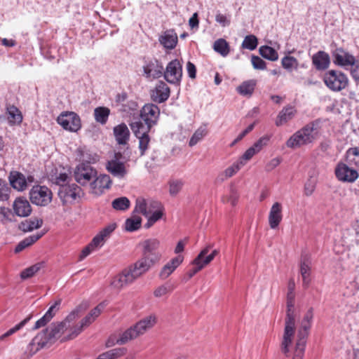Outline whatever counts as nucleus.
<instances>
[{
  "mask_svg": "<svg viewBox=\"0 0 359 359\" xmlns=\"http://www.w3.org/2000/svg\"><path fill=\"white\" fill-rule=\"evenodd\" d=\"M30 319L31 316L27 317L25 319H24L20 323L15 325L13 327L8 330L6 332L0 336V340L4 341L6 337L15 334L16 332L22 329Z\"/></svg>",
  "mask_w": 359,
  "mask_h": 359,
  "instance_id": "49",
  "label": "nucleus"
},
{
  "mask_svg": "<svg viewBox=\"0 0 359 359\" xmlns=\"http://www.w3.org/2000/svg\"><path fill=\"white\" fill-rule=\"evenodd\" d=\"M283 219V205L279 202H275L269 212L268 222L271 229L278 227Z\"/></svg>",
  "mask_w": 359,
  "mask_h": 359,
  "instance_id": "17",
  "label": "nucleus"
},
{
  "mask_svg": "<svg viewBox=\"0 0 359 359\" xmlns=\"http://www.w3.org/2000/svg\"><path fill=\"white\" fill-rule=\"evenodd\" d=\"M256 81L255 80H248L243 82L236 88L237 92L243 96H251L254 92Z\"/></svg>",
  "mask_w": 359,
  "mask_h": 359,
  "instance_id": "37",
  "label": "nucleus"
},
{
  "mask_svg": "<svg viewBox=\"0 0 359 359\" xmlns=\"http://www.w3.org/2000/svg\"><path fill=\"white\" fill-rule=\"evenodd\" d=\"M172 290H173V286L169 283H165L158 286L154 291V295L158 298L161 297L165 296L167 294L171 292Z\"/></svg>",
  "mask_w": 359,
  "mask_h": 359,
  "instance_id": "51",
  "label": "nucleus"
},
{
  "mask_svg": "<svg viewBox=\"0 0 359 359\" xmlns=\"http://www.w3.org/2000/svg\"><path fill=\"white\" fill-rule=\"evenodd\" d=\"M270 136L264 135L260 137L257 142L252 146L255 151L259 153L265 146H266L269 142Z\"/></svg>",
  "mask_w": 359,
  "mask_h": 359,
  "instance_id": "55",
  "label": "nucleus"
},
{
  "mask_svg": "<svg viewBox=\"0 0 359 359\" xmlns=\"http://www.w3.org/2000/svg\"><path fill=\"white\" fill-rule=\"evenodd\" d=\"M210 248V246H207L203 250H202L201 252L198 254V255L194 259L192 264H199L200 265H202L203 268L205 265L208 264L210 262H212V260L214 258L210 255H208Z\"/></svg>",
  "mask_w": 359,
  "mask_h": 359,
  "instance_id": "38",
  "label": "nucleus"
},
{
  "mask_svg": "<svg viewBox=\"0 0 359 359\" xmlns=\"http://www.w3.org/2000/svg\"><path fill=\"white\" fill-rule=\"evenodd\" d=\"M215 20L222 27H226L230 25V19L227 16L218 13L215 16Z\"/></svg>",
  "mask_w": 359,
  "mask_h": 359,
  "instance_id": "63",
  "label": "nucleus"
},
{
  "mask_svg": "<svg viewBox=\"0 0 359 359\" xmlns=\"http://www.w3.org/2000/svg\"><path fill=\"white\" fill-rule=\"evenodd\" d=\"M81 308L77 307L72 311L62 323H65V328L67 329L70 326V323L74 321L79 316Z\"/></svg>",
  "mask_w": 359,
  "mask_h": 359,
  "instance_id": "60",
  "label": "nucleus"
},
{
  "mask_svg": "<svg viewBox=\"0 0 359 359\" xmlns=\"http://www.w3.org/2000/svg\"><path fill=\"white\" fill-rule=\"evenodd\" d=\"M159 207V202L149 201L147 202L143 198H138L136 200L134 212L142 214L144 217H149L154 208Z\"/></svg>",
  "mask_w": 359,
  "mask_h": 359,
  "instance_id": "20",
  "label": "nucleus"
},
{
  "mask_svg": "<svg viewBox=\"0 0 359 359\" xmlns=\"http://www.w3.org/2000/svg\"><path fill=\"white\" fill-rule=\"evenodd\" d=\"M208 133L206 126H201L193 134L189 142V147H192L199 142Z\"/></svg>",
  "mask_w": 359,
  "mask_h": 359,
  "instance_id": "43",
  "label": "nucleus"
},
{
  "mask_svg": "<svg viewBox=\"0 0 359 359\" xmlns=\"http://www.w3.org/2000/svg\"><path fill=\"white\" fill-rule=\"evenodd\" d=\"M142 257L113 278L111 285L114 288L121 289L131 284L160 261L161 253L159 251L160 241L158 239H147L142 243Z\"/></svg>",
  "mask_w": 359,
  "mask_h": 359,
  "instance_id": "1",
  "label": "nucleus"
},
{
  "mask_svg": "<svg viewBox=\"0 0 359 359\" xmlns=\"http://www.w3.org/2000/svg\"><path fill=\"white\" fill-rule=\"evenodd\" d=\"M311 323L302 320L298 329L297 338L295 344L292 359H302L304 354L306 339Z\"/></svg>",
  "mask_w": 359,
  "mask_h": 359,
  "instance_id": "6",
  "label": "nucleus"
},
{
  "mask_svg": "<svg viewBox=\"0 0 359 359\" xmlns=\"http://www.w3.org/2000/svg\"><path fill=\"white\" fill-rule=\"evenodd\" d=\"M251 61L253 67L256 69H264L266 68L265 62L258 56L253 55Z\"/></svg>",
  "mask_w": 359,
  "mask_h": 359,
  "instance_id": "62",
  "label": "nucleus"
},
{
  "mask_svg": "<svg viewBox=\"0 0 359 359\" xmlns=\"http://www.w3.org/2000/svg\"><path fill=\"white\" fill-rule=\"evenodd\" d=\"M163 215V208L162 205L159 203V207L154 208L152 212L149 215V217H146L147 219V222L145 224L146 228L151 227L155 222L159 220Z\"/></svg>",
  "mask_w": 359,
  "mask_h": 359,
  "instance_id": "40",
  "label": "nucleus"
},
{
  "mask_svg": "<svg viewBox=\"0 0 359 359\" xmlns=\"http://www.w3.org/2000/svg\"><path fill=\"white\" fill-rule=\"evenodd\" d=\"M178 36L174 29H168L159 36L161 45H177Z\"/></svg>",
  "mask_w": 359,
  "mask_h": 359,
  "instance_id": "33",
  "label": "nucleus"
},
{
  "mask_svg": "<svg viewBox=\"0 0 359 359\" xmlns=\"http://www.w3.org/2000/svg\"><path fill=\"white\" fill-rule=\"evenodd\" d=\"M43 233H38L36 234L32 235L25 238L17 245V246L15 248V252L18 253L22 251L26 248L29 247L39 239H40L43 236Z\"/></svg>",
  "mask_w": 359,
  "mask_h": 359,
  "instance_id": "35",
  "label": "nucleus"
},
{
  "mask_svg": "<svg viewBox=\"0 0 359 359\" xmlns=\"http://www.w3.org/2000/svg\"><path fill=\"white\" fill-rule=\"evenodd\" d=\"M313 63L318 69H325L330 64L329 55L324 52L319 51L313 57Z\"/></svg>",
  "mask_w": 359,
  "mask_h": 359,
  "instance_id": "34",
  "label": "nucleus"
},
{
  "mask_svg": "<svg viewBox=\"0 0 359 359\" xmlns=\"http://www.w3.org/2000/svg\"><path fill=\"white\" fill-rule=\"evenodd\" d=\"M245 165V162L242 161H238L231 166L225 169L222 173H220L217 180L219 182H224L226 179L233 176L241 168Z\"/></svg>",
  "mask_w": 359,
  "mask_h": 359,
  "instance_id": "29",
  "label": "nucleus"
},
{
  "mask_svg": "<svg viewBox=\"0 0 359 359\" xmlns=\"http://www.w3.org/2000/svg\"><path fill=\"white\" fill-rule=\"evenodd\" d=\"M183 259L184 258L182 255H178L165 264L159 272L158 277L160 279L165 280L168 278L182 263Z\"/></svg>",
  "mask_w": 359,
  "mask_h": 359,
  "instance_id": "22",
  "label": "nucleus"
},
{
  "mask_svg": "<svg viewBox=\"0 0 359 359\" xmlns=\"http://www.w3.org/2000/svg\"><path fill=\"white\" fill-rule=\"evenodd\" d=\"M112 208L116 210L124 211L129 208L130 202L126 197L115 198L111 203Z\"/></svg>",
  "mask_w": 359,
  "mask_h": 359,
  "instance_id": "45",
  "label": "nucleus"
},
{
  "mask_svg": "<svg viewBox=\"0 0 359 359\" xmlns=\"http://www.w3.org/2000/svg\"><path fill=\"white\" fill-rule=\"evenodd\" d=\"M142 219L139 216H132L128 218L125 222V230L127 231H135L139 229L141 226Z\"/></svg>",
  "mask_w": 359,
  "mask_h": 359,
  "instance_id": "42",
  "label": "nucleus"
},
{
  "mask_svg": "<svg viewBox=\"0 0 359 359\" xmlns=\"http://www.w3.org/2000/svg\"><path fill=\"white\" fill-rule=\"evenodd\" d=\"M57 121L65 130L71 132H77L81 126L79 116L72 111L61 114L57 117Z\"/></svg>",
  "mask_w": 359,
  "mask_h": 359,
  "instance_id": "9",
  "label": "nucleus"
},
{
  "mask_svg": "<svg viewBox=\"0 0 359 359\" xmlns=\"http://www.w3.org/2000/svg\"><path fill=\"white\" fill-rule=\"evenodd\" d=\"M13 208L16 215L28 217L32 212V208L27 200L18 198L15 200Z\"/></svg>",
  "mask_w": 359,
  "mask_h": 359,
  "instance_id": "25",
  "label": "nucleus"
},
{
  "mask_svg": "<svg viewBox=\"0 0 359 359\" xmlns=\"http://www.w3.org/2000/svg\"><path fill=\"white\" fill-rule=\"evenodd\" d=\"M283 67L288 72H292L297 69L298 67V61L296 58L292 56H285L281 61Z\"/></svg>",
  "mask_w": 359,
  "mask_h": 359,
  "instance_id": "48",
  "label": "nucleus"
},
{
  "mask_svg": "<svg viewBox=\"0 0 359 359\" xmlns=\"http://www.w3.org/2000/svg\"><path fill=\"white\" fill-rule=\"evenodd\" d=\"M318 123H309L294 133L286 142V146L294 149L311 144L318 138Z\"/></svg>",
  "mask_w": 359,
  "mask_h": 359,
  "instance_id": "4",
  "label": "nucleus"
},
{
  "mask_svg": "<svg viewBox=\"0 0 359 359\" xmlns=\"http://www.w3.org/2000/svg\"><path fill=\"white\" fill-rule=\"evenodd\" d=\"M10 188L2 180H0V201H7L9 198Z\"/></svg>",
  "mask_w": 359,
  "mask_h": 359,
  "instance_id": "56",
  "label": "nucleus"
},
{
  "mask_svg": "<svg viewBox=\"0 0 359 359\" xmlns=\"http://www.w3.org/2000/svg\"><path fill=\"white\" fill-rule=\"evenodd\" d=\"M62 303V299H57V300H55V302H54V304L48 309V310L46 311V313H45V315L50 319L51 320L54 316L55 315V313L59 311L60 309V306Z\"/></svg>",
  "mask_w": 359,
  "mask_h": 359,
  "instance_id": "59",
  "label": "nucleus"
},
{
  "mask_svg": "<svg viewBox=\"0 0 359 359\" xmlns=\"http://www.w3.org/2000/svg\"><path fill=\"white\" fill-rule=\"evenodd\" d=\"M102 246V243H99L98 238L94 237L92 241L81 251L80 259H84L95 249L101 248Z\"/></svg>",
  "mask_w": 359,
  "mask_h": 359,
  "instance_id": "47",
  "label": "nucleus"
},
{
  "mask_svg": "<svg viewBox=\"0 0 359 359\" xmlns=\"http://www.w3.org/2000/svg\"><path fill=\"white\" fill-rule=\"evenodd\" d=\"M42 262L36 263L28 268H26L20 273V278L22 280H25L34 276L43 266Z\"/></svg>",
  "mask_w": 359,
  "mask_h": 359,
  "instance_id": "44",
  "label": "nucleus"
},
{
  "mask_svg": "<svg viewBox=\"0 0 359 359\" xmlns=\"http://www.w3.org/2000/svg\"><path fill=\"white\" fill-rule=\"evenodd\" d=\"M11 216L12 212L9 208H0V221L3 224L12 222Z\"/></svg>",
  "mask_w": 359,
  "mask_h": 359,
  "instance_id": "61",
  "label": "nucleus"
},
{
  "mask_svg": "<svg viewBox=\"0 0 359 359\" xmlns=\"http://www.w3.org/2000/svg\"><path fill=\"white\" fill-rule=\"evenodd\" d=\"M97 171L92 166L86 163L79 164L75 169V180L82 186L88 185L96 177Z\"/></svg>",
  "mask_w": 359,
  "mask_h": 359,
  "instance_id": "8",
  "label": "nucleus"
},
{
  "mask_svg": "<svg viewBox=\"0 0 359 359\" xmlns=\"http://www.w3.org/2000/svg\"><path fill=\"white\" fill-rule=\"evenodd\" d=\"M116 228V224L114 222L111 223L106 226L95 238H97L99 243H102V245H103Z\"/></svg>",
  "mask_w": 359,
  "mask_h": 359,
  "instance_id": "41",
  "label": "nucleus"
},
{
  "mask_svg": "<svg viewBox=\"0 0 359 359\" xmlns=\"http://www.w3.org/2000/svg\"><path fill=\"white\" fill-rule=\"evenodd\" d=\"M136 137L139 139V149L140 151V156H143L144 155L145 151L148 149V146L150 142V137L148 134Z\"/></svg>",
  "mask_w": 359,
  "mask_h": 359,
  "instance_id": "54",
  "label": "nucleus"
},
{
  "mask_svg": "<svg viewBox=\"0 0 359 359\" xmlns=\"http://www.w3.org/2000/svg\"><path fill=\"white\" fill-rule=\"evenodd\" d=\"M130 126L135 137H140L147 135L153 126L144 124L141 121H136L130 123Z\"/></svg>",
  "mask_w": 359,
  "mask_h": 359,
  "instance_id": "31",
  "label": "nucleus"
},
{
  "mask_svg": "<svg viewBox=\"0 0 359 359\" xmlns=\"http://www.w3.org/2000/svg\"><path fill=\"white\" fill-rule=\"evenodd\" d=\"M334 173L338 180L344 182H354L359 176L357 170L349 168L344 163H339L337 164Z\"/></svg>",
  "mask_w": 359,
  "mask_h": 359,
  "instance_id": "12",
  "label": "nucleus"
},
{
  "mask_svg": "<svg viewBox=\"0 0 359 359\" xmlns=\"http://www.w3.org/2000/svg\"><path fill=\"white\" fill-rule=\"evenodd\" d=\"M346 155L348 162L359 168V147L350 148Z\"/></svg>",
  "mask_w": 359,
  "mask_h": 359,
  "instance_id": "50",
  "label": "nucleus"
},
{
  "mask_svg": "<svg viewBox=\"0 0 359 359\" xmlns=\"http://www.w3.org/2000/svg\"><path fill=\"white\" fill-rule=\"evenodd\" d=\"M170 96V88L168 85L159 81L155 88L151 91V100L157 103H162L167 100Z\"/></svg>",
  "mask_w": 359,
  "mask_h": 359,
  "instance_id": "19",
  "label": "nucleus"
},
{
  "mask_svg": "<svg viewBox=\"0 0 359 359\" xmlns=\"http://www.w3.org/2000/svg\"><path fill=\"white\" fill-rule=\"evenodd\" d=\"M43 334H38L29 344L27 348V351L30 355L36 353L39 350L46 346L47 339H44Z\"/></svg>",
  "mask_w": 359,
  "mask_h": 359,
  "instance_id": "28",
  "label": "nucleus"
},
{
  "mask_svg": "<svg viewBox=\"0 0 359 359\" xmlns=\"http://www.w3.org/2000/svg\"><path fill=\"white\" fill-rule=\"evenodd\" d=\"M160 114L158 107L154 104H146L140 111V116L146 124H156Z\"/></svg>",
  "mask_w": 359,
  "mask_h": 359,
  "instance_id": "14",
  "label": "nucleus"
},
{
  "mask_svg": "<svg viewBox=\"0 0 359 359\" xmlns=\"http://www.w3.org/2000/svg\"><path fill=\"white\" fill-rule=\"evenodd\" d=\"M115 140L119 145H127L130 140V130L126 123L117 125L113 129Z\"/></svg>",
  "mask_w": 359,
  "mask_h": 359,
  "instance_id": "23",
  "label": "nucleus"
},
{
  "mask_svg": "<svg viewBox=\"0 0 359 359\" xmlns=\"http://www.w3.org/2000/svg\"><path fill=\"white\" fill-rule=\"evenodd\" d=\"M156 323V318L154 315H150L144 318L137 322L134 326L130 327L123 332L116 342H111L109 340L106 345L107 347L111 346L115 344H125L130 340H133L140 335L144 334L148 330L153 327Z\"/></svg>",
  "mask_w": 359,
  "mask_h": 359,
  "instance_id": "3",
  "label": "nucleus"
},
{
  "mask_svg": "<svg viewBox=\"0 0 359 359\" xmlns=\"http://www.w3.org/2000/svg\"><path fill=\"white\" fill-rule=\"evenodd\" d=\"M111 180L108 175H100L97 176L90 183V189L95 195L102 194L105 189L110 187Z\"/></svg>",
  "mask_w": 359,
  "mask_h": 359,
  "instance_id": "16",
  "label": "nucleus"
},
{
  "mask_svg": "<svg viewBox=\"0 0 359 359\" xmlns=\"http://www.w3.org/2000/svg\"><path fill=\"white\" fill-rule=\"evenodd\" d=\"M163 65L156 60L150 61L144 67V72L147 78L157 79L163 76Z\"/></svg>",
  "mask_w": 359,
  "mask_h": 359,
  "instance_id": "24",
  "label": "nucleus"
},
{
  "mask_svg": "<svg viewBox=\"0 0 359 359\" xmlns=\"http://www.w3.org/2000/svg\"><path fill=\"white\" fill-rule=\"evenodd\" d=\"M8 120L11 125L20 124L22 121V115L20 111L14 105L7 107Z\"/></svg>",
  "mask_w": 359,
  "mask_h": 359,
  "instance_id": "36",
  "label": "nucleus"
},
{
  "mask_svg": "<svg viewBox=\"0 0 359 359\" xmlns=\"http://www.w3.org/2000/svg\"><path fill=\"white\" fill-rule=\"evenodd\" d=\"M81 188L76 184L62 185L58 196L63 203H72L80 196Z\"/></svg>",
  "mask_w": 359,
  "mask_h": 359,
  "instance_id": "13",
  "label": "nucleus"
},
{
  "mask_svg": "<svg viewBox=\"0 0 359 359\" xmlns=\"http://www.w3.org/2000/svg\"><path fill=\"white\" fill-rule=\"evenodd\" d=\"M256 154H257V152L255 151V149L252 147H250L245 151V153L238 161H242L243 162L245 163L246 161L250 160Z\"/></svg>",
  "mask_w": 359,
  "mask_h": 359,
  "instance_id": "64",
  "label": "nucleus"
},
{
  "mask_svg": "<svg viewBox=\"0 0 359 359\" xmlns=\"http://www.w3.org/2000/svg\"><path fill=\"white\" fill-rule=\"evenodd\" d=\"M110 114V109L105 107H98L94 110V116L97 122L105 124Z\"/></svg>",
  "mask_w": 359,
  "mask_h": 359,
  "instance_id": "39",
  "label": "nucleus"
},
{
  "mask_svg": "<svg viewBox=\"0 0 359 359\" xmlns=\"http://www.w3.org/2000/svg\"><path fill=\"white\" fill-rule=\"evenodd\" d=\"M323 82L327 88L332 92H340L348 86L347 76L339 70H328L323 77Z\"/></svg>",
  "mask_w": 359,
  "mask_h": 359,
  "instance_id": "5",
  "label": "nucleus"
},
{
  "mask_svg": "<svg viewBox=\"0 0 359 359\" xmlns=\"http://www.w3.org/2000/svg\"><path fill=\"white\" fill-rule=\"evenodd\" d=\"M122 158L121 152L114 154L112 159L108 161L106 163L107 170L113 176L122 179L127 175L128 171L125 163L120 160Z\"/></svg>",
  "mask_w": 359,
  "mask_h": 359,
  "instance_id": "10",
  "label": "nucleus"
},
{
  "mask_svg": "<svg viewBox=\"0 0 359 359\" xmlns=\"http://www.w3.org/2000/svg\"><path fill=\"white\" fill-rule=\"evenodd\" d=\"M295 109L292 107H287L283 108L279 113L276 121L277 126H282L283 123L292 119L295 114Z\"/></svg>",
  "mask_w": 359,
  "mask_h": 359,
  "instance_id": "32",
  "label": "nucleus"
},
{
  "mask_svg": "<svg viewBox=\"0 0 359 359\" xmlns=\"http://www.w3.org/2000/svg\"><path fill=\"white\" fill-rule=\"evenodd\" d=\"M57 46H40V50L42 55L48 59L55 58V56L52 53L56 51H60V49L57 50Z\"/></svg>",
  "mask_w": 359,
  "mask_h": 359,
  "instance_id": "57",
  "label": "nucleus"
},
{
  "mask_svg": "<svg viewBox=\"0 0 359 359\" xmlns=\"http://www.w3.org/2000/svg\"><path fill=\"white\" fill-rule=\"evenodd\" d=\"M259 51L263 57L272 61L276 60L278 57V53L272 46H260Z\"/></svg>",
  "mask_w": 359,
  "mask_h": 359,
  "instance_id": "46",
  "label": "nucleus"
},
{
  "mask_svg": "<svg viewBox=\"0 0 359 359\" xmlns=\"http://www.w3.org/2000/svg\"><path fill=\"white\" fill-rule=\"evenodd\" d=\"M294 292L287 291L286 317L285 319L283 340L280 346L282 352L287 355L290 352V346L292 343L295 332L296 311L294 309Z\"/></svg>",
  "mask_w": 359,
  "mask_h": 359,
  "instance_id": "2",
  "label": "nucleus"
},
{
  "mask_svg": "<svg viewBox=\"0 0 359 359\" xmlns=\"http://www.w3.org/2000/svg\"><path fill=\"white\" fill-rule=\"evenodd\" d=\"M126 352V348H116L104 352L103 356L107 357V359H117L125 355Z\"/></svg>",
  "mask_w": 359,
  "mask_h": 359,
  "instance_id": "52",
  "label": "nucleus"
},
{
  "mask_svg": "<svg viewBox=\"0 0 359 359\" xmlns=\"http://www.w3.org/2000/svg\"><path fill=\"white\" fill-rule=\"evenodd\" d=\"M239 195L237 191L234 189H231L230 194L227 196H223L222 201L223 203L230 202L232 205H236L238 199Z\"/></svg>",
  "mask_w": 359,
  "mask_h": 359,
  "instance_id": "58",
  "label": "nucleus"
},
{
  "mask_svg": "<svg viewBox=\"0 0 359 359\" xmlns=\"http://www.w3.org/2000/svg\"><path fill=\"white\" fill-rule=\"evenodd\" d=\"M163 75L168 82L172 84L179 83L182 76V65L180 61L178 60L170 61L165 70H163Z\"/></svg>",
  "mask_w": 359,
  "mask_h": 359,
  "instance_id": "11",
  "label": "nucleus"
},
{
  "mask_svg": "<svg viewBox=\"0 0 359 359\" xmlns=\"http://www.w3.org/2000/svg\"><path fill=\"white\" fill-rule=\"evenodd\" d=\"M169 192L171 196H176L182 189L184 182L181 180H174L169 183Z\"/></svg>",
  "mask_w": 359,
  "mask_h": 359,
  "instance_id": "53",
  "label": "nucleus"
},
{
  "mask_svg": "<svg viewBox=\"0 0 359 359\" xmlns=\"http://www.w3.org/2000/svg\"><path fill=\"white\" fill-rule=\"evenodd\" d=\"M334 62L339 66H353L355 59L354 56L345 51L342 48H337L333 52Z\"/></svg>",
  "mask_w": 359,
  "mask_h": 359,
  "instance_id": "21",
  "label": "nucleus"
},
{
  "mask_svg": "<svg viewBox=\"0 0 359 359\" xmlns=\"http://www.w3.org/2000/svg\"><path fill=\"white\" fill-rule=\"evenodd\" d=\"M9 181L12 187L18 191H23L27 187L25 175L17 171L11 172Z\"/></svg>",
  "mask_w": 359,
  "mask_h": 359,
  "instance_id": "27",
  "label": "nucleus"
},
{
  "mask_svg": "<svg viewBox=\"0 0 359 359\" xmlns=\"http://www.w3.org/2000/svg\"><path fill=\"white\" fill-rule=\"evenodd\" d=\"M52 191L45 186H34L29 191V198L32 203L46 206L52 201Z\"/></svg>",
  "mask_w": 359,
  "mask_h": 359,
  "instance_id": "7",
  "label": "nucleus"
},
{
  "mask_svg": "<svg viewBox=\"0 0 359 359\" xmlns=\"http://www.w3.org/2000/svg\"><path fill=\"white\" fill-rule=\"evenodd\" d=\"M311 260L307 254H303L299 263V273L302 278V285L306 289L311 283Z\"/></svg>",
  "mask_w": 359,
  "mask_h": 359,
  "instance_id": "15",
  "label": "nucleus"
},
{
  "mask_svg": "<svg viewBox=\"0 0 359 359\" xmlns=\"http://www.w3.org/2000/svg\"><path fill=\"white\" fill-rule=\"evenodd\" d=\"M65 330H67L65 328V323H54L41 334H44V339H47V344H51L56 339L59 338Z\"/></svg>",
  "mask_w": 359,
  "mask_h": 359,
  "instance_id": "18",
  "label": "nucleus"
},
{
  "mask_svg": "<svg viewBox=\"0 0 359 359\" xmlns=\"http://www.w3.org/2000/svg\"><path fill=\"white\" fill-rule=\"evenodd\" d=\"M43 224V220L38 218H32L22 222L18 225V229L23 232L32 231L34 229H39Z\"/></svg>",
  "mask_w": 359,
  "mask_h": 359,
  "instance_id": "30",
  "label": "nucleus"
},
{
  "mask_svg": "<svg viewBox=\"0 0 359 359\" xmlns=\"http://www.w3.org/2000/svg\"><path fill=\"white\" fill-rule=\"evenodd\" d=\"M76 158L81 161V163H86L90 165L99 160V156L95 153H93L86 147H81L76 149Z\"/></svg>",
  "mask_w": 359,
  "mask_h": 359,
  "instance_id": "26",
  "label": "nucleus"
}]
</instances>
